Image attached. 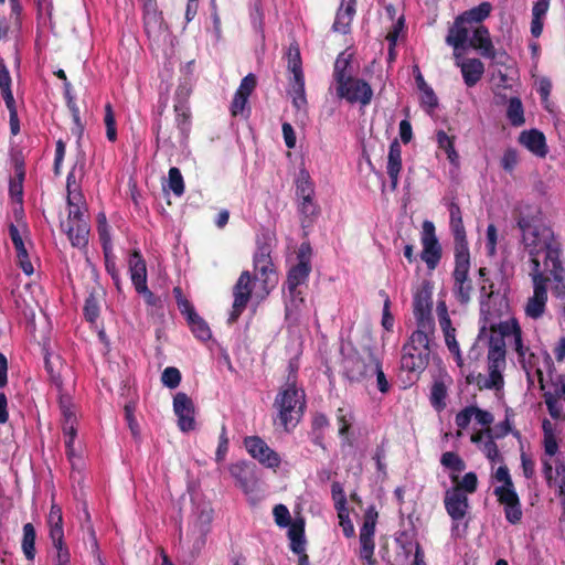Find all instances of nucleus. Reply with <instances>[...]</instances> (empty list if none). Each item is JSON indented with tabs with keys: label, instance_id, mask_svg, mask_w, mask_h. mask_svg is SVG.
Segmentation results:
<instances>
[{
	"label": "nucleus",
	"instance_id": "obj_25",
	"mask_svg": "<svg viewBox=\"0 0 565 565\" xmlns=\"http://www.w3.org/2000/svg\"><path fill=\"white\" fill-rule=\"evenodd\" d=\"M230 472L244 492L247 493L252 491L254 482L256 480L253 463L246 461L235 462L231 465Z\"/></svg>",
	"mask_w": 565,
	"mask_h": 565
},
{
	"label": "nucleus",
	"instance_id": "obj_16",
	"mask_svg": "<svg viewBox=\"0 0 565 565\" xmlns=\"http://www.w3.org/2000/svg\"><path fill=\"white\" fill-rule=\"evenodd\" d=\"M173 411L178 417V426L182 431L186 433L194 429V404L185 393L179 392L175 394Z\"/></svg>",
	"mask_w": 565,
	"mask_h": 565
},
{
	"label": "nucleus",
	"instance_id": "obj_10",
	"mask_svg": "<svg viewBox=\"0 0 565 565\" xmlns=\"http://www.w3.org/2000/svg\"><path fill=\"white\" fill-rule=\"evenodd\" d=\"M253 266L263 282L264 289L268 294L277 280V274L271 259V246L269 244L258 243L253 256Z\"/></svg>",
	"mask_w": 565,
	"mask_h": 565
},
{
	"label": "nucleus",
	"instance_id": "obj_50",
	"mask_svg": "<svg viewBox=\"0 0 565 565\" xmlns=\"http://www.w3.org/2000/svg\"><path fill=\"white\" fill-rule=\"evenodd\" d=\"M0 90L4 102L14 100L11 90V76L2 60H0Z\"/></svg>",
	"mask_w": 565,
	"mask_h": 565
},
{
	"label": "nucleus",
	"instance_id": "obj_26",
	"mask_svg": "<svg viewBox=\"0 0 565 565\" xmlns=\"http://www.w3.org/2000/svg\"><path fill=\"white\" fill-rule=\"evenodd\" d=\"M386 170L391 181V189L395 190L402 170V147L397 139H394L390 145Z\"/></svg>",
	"mask_w": 565,
	"mask_h": 565
},
{
	"label": "nucleus",
	"instance_id": "obj_59",
	"mask_svg": "<svg viewBox=\"0 0 565 565\" xmlns=\"http://www.w3.org/2000/svg\"><path fill=\"white\" fill-rule=\"evenodd\" d=\"M275 522L280 527H287L292 521L290 512L285 504H277L273 510Z\"/></svg>",
	"mask_w": 565,
	"mask_h": 565
},
{
	"label": "nucleus",
	"instance_id": "obj_44",
	"mask_svg": "<svg viewBox=\"0 0 565 565\" xmlns=\"http://www.w3.org/2000/svg\"><path fill=\"white\" fill-rule=\"evenodd\" d=\"M512 338L514 350L518 353L520 362L523 363L524 367L526 362L530 364V366H533V359H535V355L534 353L530 352L527 347L523 344L522 330L518 331Z\"/></svg>",
	"mask_w": 565,
	"mask_h": 565
},
{
	"label": "nucleus",
	"instance_id": "obj_51",
	"mask_svg": "<svg viewBox=\"0 0 565 565\" xmlns=\"http://www.w3.org/2000/svg\"><path fill=\"white\" fill-rule=\"evenodd\" d=\"M296 195L298 200L310 199L315 196L313 183L308 174L301 173L296 182Z\"/></svg>",
	"mask_w": 565,
	"mask_h": 565
},
{
	"label": "nucleus",
	"instance_id": "obj_45",
	"mask_svg": "<svg viewBox=\"0 0 565 565\" xmlns=\"http://www.w3.org/2000/svg\"><path fill=\"white\" fill-rule=\"evenodd\" d=\"M490 330L492 333H499L497 337H501L504 340L508 337H513L518 331L521 330V327L516 319H511L509 321H501L498 324H491ZM495 337L494 334H492Z\"/></svg>",
	"mask_w": 565,
	"mask_h": 565
},
{
	"label": "nucleus",
	"instance_id": "obj_40",
	"mask_svg": "<svg viewBox=\"0 0 565 565\" xmlns=\"http://www.w3.org/2000/svg\"><path fill=\"white\" fill-rule=\"evenodd\" d=\"M514 416V413L512 409L508 408L505 411V418L503 422L495 425V427L492 430V438L501 439L504 438L507 435L512 434L513 437L520 439L521 433L516 429L512 428L511 418Z\"/></svg>",
	"mask_w": 565,
	"mask_h": 565
},
{
	"label": "nucleus",
	"instance_id": "obj_48",
	"mask_svg": "<svg viewBox=\"0 0 565 565\" xmlns=\"http://www.w3.org/2000/svg\"><path fill=\"white\" fill-rule=\"evenodd\" d=\"M371 364H373V369L371 371V376L373 374L376 375V384L377 388L381 393L385 394L390 391V383L382 370V362L376 355H371Z\"/></svg>",
	"mask_w": 565,
	"mask_h": 565
},
{
	"label": "nucleus",
	"instance_id": "obj_37",
	"mask_svg": "<svg viewBox=\"0 0 565 565\" xmlns=\"http://www.w3.org/2000/svg\"><path fill=\"white\" fill-rule=\"evenodd\" d=\"M36 532L32 523L23 525V536L21 547L28 561H33L36 554L35 550Z\"/></svg>",
	"mask_w": 565,
	"mask_h": 565
},
{
	"label": "nucleus",
	"instance_id": "obj_5",
	"mask_svg": "<svg viewBox=\"0 0 565 565\" xmlns=\"http://www.w3.org/2000/svg\"><path fill=\"white\" fill-rule=\"evenodd\" d=\"M433 309V288L430 282L424 281L415 291L413 298V313L416 320L417 329L424 332L435 331V320L431 315Z\"/></svg>",
	"mask_w": 565,
	"mask_h": 565
},
{
	"label": "nucleus",
	"instance_id": "obj_58",
	"mask_svg": "<svg viewBox=\"0 0 565 565\" xmlns=\"http://www.w3.org/2000/svg\"><path fill=\"white\" fill-rule=\"evenodd\" d=\"M228 444H230V439L227 436V428H226L225 424H223L221 427V433H220V437H218V446H217V449L215 452L216 462H222L225 459L227 451H228Z\"/></svg>",
	"mask_w": 565,
	"mask_h": 565
},
{
	"label": "nucleus",
	"instance_id": "obj_54",
	"mask_svg": "<svg viewBox=\"0 0 565 565\" xmlns=\"http://www.w3.org/2000/svg\"><path fill=\"white\" fill-rule=\"evenodd\" d=\"M353 415L351 412L345 411L343 407H339L337 409V422L339 424V435L341 437L348 436L351 425H352Z\"/></svg>",
	"mask_w": 565,
	"mask_h": 565
},
{
	"label": "nucleus",
	"instance_id": "obj_19",
	"mask_svg": "<svg viewBox=\"0 0 565 565\" xmlns=\"http://www.w3.org/2000/svg\"><path fill=\"white\" fill-rule=\"evenodd\" d=\"M445 510L454 522L461 521L468 514L469 499L468 495L458 491V489L449 488L444 495Z\"/></svg>",
	"mask_w": 565,
	"mask_h": 565
},
{
	"label": "nucleus",
	"instance_id": "obj_39",
	"mask_svg": "<svg viewBox=\"0 0 565 565\" xmlns=\"http://www.w3.org/2000/svg\"><path fill=\"white\" fill-rule=\"evenodd\" d=\"M494 295V284L490 279H484L480 287V313L483 316L484 323H487L488 315L490 313L489 301ZM486 324L482 327L484 331Z\"/></svg>",
	"mask_w": 565,
	"mask_h": 565
},
{
	"label": "nucleus",
	"instance_id": "obj_24",
	"mask_svg": "<svg viewBox=\"0 0 565 565\" xmlns=\"http://www.w3.org/2000/svg\"><path fill=\"white\" fill-rule=\"evenodd\" d=\"M9 235L17 252L19 267L26 276H31L34 273V268L30 260L20 231L13 223L9 225Z\"/></svg>",
	"mask_w": 565,
	"mask_h": 565
},
{
	"label": "nucleus",
	"instance_id": "obj_15",
	"mask_svg": "<svg viewBox=\"0 0 565 565\" xmlns=\"http://www.w3.org/2000/svg\"><path fill=\"white\" fill-rule=\"evenodd\" d=\"M66 190V202L68 205L67 220L74 221L76 218L88 217L87 205L83 193L79 191L78 185L76 184L74 169L67 174Z\"/></svg>",
	"mask_w": 565,
	"mask_h": 565
},
{
	"label": "nucleus",
	"instance_id": "obj_11",
	"mask_svg": "<svg viewBox=\"0 0 565 565\" xmlns=\"http://www.w3.org/2000/svg\"><path fill=\"white\" fill-rule=\"evenodd\" d=\"M420 243L423 245L420 259L426 264L429 270L436 269L443 256V248L436 236L433 222L424 221Z\"/></svg>",
	"mask_w": 565,
	"mask_h": 565
},
{
	"label": "nucleus",
	"instance_id": "obj_55",
	"mask_svg": "<svg viewBox=\"0 0 565 565\" xmlns=\"http://www.w3.org/2000/svg\"><path fill=\"white\" fill-rule=\"evenodd\" d=\"M161 382L168 388H175L181 382V372L174 366H168L161 374Z\"/></svg>",
	"mask_w": 565,
	"mask_h": 565
},
{
	"label": "nucleus",
	"instance_id": "obj_62",
	"mask_svg": "<svg viewBox=\"0 0 565 565\" xmlns=\"http://www.w3.org/2000/svg\"><path fill=\"white\" fill-rule=\"evenodd\" d=\"M4 104L9 110L10 132L11 135L17 136L20 132V120L18 117L15 100L4 102Z\"/></svg>",
	"mask_w": 565,
	"mask_h": 565
},
{
	"label": "nucleus",
	"instance_id": "obj_53",
	"mask_svg": "<svg viewBox=\"0 0 565 565\" xmlns=\"http://www.w3.org/2000/svg\"><path fill=\"white\" fill-rule=\"evenodd\" d=\"M104 122L106 126V137L110 142H115L117 140V129H116V119L113 110V106L110 103L105 105V117Z\"/></svg>",
	"mask_w": 565,
	"mask_h": 565
},
{
	"label": "nucleus",
	"instance_id": "obj_41",
	"mask_svg": "<svg viewBox=\"0 0 565 565\" xmlns=\"http://www.w3.org/2000/svg\"><path fill=\"white\" fill-rule=\"evenodd\" d=\"M507 117L512 126H522L525 121L524 109L519 97H511L508 103Z\"/></svg>",
	"mask_w": 565,
	"mask_h": 565
},
{
	"label": "nucleus",
	"instance_id": "obj_17",
	"mask_svg": "<svg viewBox=\"0 0 565 565\" xmlns=\"http://www.w3.org/2000/svg\"><path fill=\"white\" fill-rule=\"evenodd\" d=\"M448 211L450 216L449 225L455 242V253H469L462 213L459 204L451 201L448 204Z\"/></svg>",
	"mask_w": 565,
	"mask_h": 565
},
{
	"label": "nucleus",
	"instance_id": "obj_38",
	"mask_svg": "<svg viewBox=\"0 0 565 565\" xmlns=\"http://www.w3.org/2000/svg\"><path fill=\"white\" fill-rule=\"evenodd\" d=\"M492 7L489 2H481L479 6L467 10L459 14L462 20L470 26L472 23H481L491 13Z\"/></svg>",
	"mask_w": 565,
	"mask_h": 565
},
{
	"label": "nucleus",
	"instance_id": "obj_56",
	"mask_svg": "<svg viewBox=\"0 0 565 565\" xmlns=\"http://www.w3.org/2000/svg\"><path fill=\"white\" fill-rule=\"evenodd\" d=\"M84 316L85 319L92 323H94L99 317V303L93 294L85 299Z\"/></svg>",
	"mask_w": 565,
	"mask_h": 565
},
{
	"label": "nucleus",
	"instance_id": "obj_47",
	"mask_svg": "<svg viewBox=\"0 0 565 565\" xmlns=\"http://www.w3.org/2000/svg\"><path fill=\"white\" fill-rule=\"evenodd\" d=\"M168 185L174 195L181 196L184 193V180L179 168L172 167L168 172Z\"/></svg>",
	"mask_w": 565,
	"mask_h": 565
},
{
	"label": "nucleus",
	"instance_id": "obj_27",
	"mask_svg": "<svg viewBox=\"0 0 565 565\" xmlns=\"http://www.w3.org/2000/svg\"><path fill=\"white\" fill-rule=\"evenodd\" d=\"M468 45L473 49L481 50L484 57L494 60L497 52L490 39L489 30L484 25H479L475 29L472 38L469 40Z\"/></svg>",
	"mask_w": 565,
	"mask_h": 565
},
{
	"label": "nucleus",
	"instance_id": "obj_20",
	"mask_svg": "<svg viewBox=\"0 0 565 565\" xmlns=\"http://www.w3.org/2000/svg\"><path fill=\"white\" fill-rule=\"evenodd\" d=\"M61 226L73 247L85 248L87 246L90 231L89 216L76 218L74 221L67 220L66 223H62Z\"/></svg>",
	"mask_w": 565,
	"mask_h": 565
},
{
	"label": "nucleus",
	"instance_id": "obj_30",
	"mask_svg": "<svg viewBox=\"0 0 565 565\" xmlns=\"http://www.w3.org/2000/svg\"><path fill=\"white\" fill-rule=\"evenodd\" d=\"M298 201L301 227L303 230L311 227L320 213L319 205L313 201V198Z\"/></svg>",
	"mask_w": 565,
	"mask_h": 565
},
{
	"label": "nucleus",
	"instance_id": "obj_7",
	"mask_svg": "<svg viewBox=\"0 0 565 565\" xmlns=\"http://www.w3.org/2000/svg\"><path fill=\"white\" fill-rule=\"evenodd\" d=\"M335 93L338 98L344 99L352 105L367 106L373 98L371 85L363 78L354 77L353 75L345 77L343 82L337 84Z\"/></svg>",
	"mask_w": 565,
	"mask_h": 565
},
{
	"label": "nucleus",
	"instance_id": "obj_28",
	"mask_svg": "<svg viewBox=\"0 0 565 565\" xmlns=\"http://www.w3.org/2000/svg\"><path fill=\"white\" fill-rule=\"evenodd\" d=\"M377 511L375 507H370L363 516V524L360 529V545H364V550H369L370 544L374 543L375 526L377 521Z\"/></svg>",
	"mask_w": 565,
	"mask_h": 565
},
{
	"label": "nucleus",
	"instance_id": "obj_49",
	"mask_svg": "<svg viewBox=\"0 0 565 565\" xmlns=\"http://www.w3.org/2000/svg\"><path fill=\"white\" fill-rule=\"evenodd\" d=\"M173 295L180 312L185 316L186 321L192 317H196V311L193 305L183 296L181 287L173 288Z\"/></svg>",
	"mask_w": 565,
	"mask_h": 565
},
{
	"label": "nucleus",
	"instance_id": "obj_6",
	"mask_svg": "<svg viewBox=\"0 0 565 565\" xmlns=\"http://www.w3.org/2000/svg\"><path fill=\"white\" fill-rule=\"evenodd\" d=\"M505 340L501 337H490L489 351H488V371H489V383H484L486 387H494L499 391L504 385V379L502 371L505 369Z\"/></svg>",
	"mask_w": 565,
	"mask_h": 565
},
{
	"label": "nucleus",
	"instance_id": "obj_18",
	"mask_svg": "<svg viewBox=\"0 0 565 565\" xmlns=\"http://www.w3.org/2000/svg\"><path fill=\"white\" fill-rule=\"evenodd\" d=\"M470 26L462 20V17H456L454 23L448 29L446 43L454 47L455 58H461L462 52L469 42Z\"/></svg>",
	"mask_w": 565,
	"mask_h": 565
},
{
	"label": "nucleus",
	"instance_id": "obj_52",
	"mask_svg": "<svg viewBox=\"0 0 565 565\" xmlns=\"http://www.w3.org/2000/svg\"><path fill=\"white\" fill-rule=\"evenodd\" d=\"M447 388L443 382L434 383L430 391V403L437 409L441 411L446 406Z\"/></svg>",
	"mask_w": 565,
	"mask_h": 565
},
{
	"label": "nucleus",
	"instance_id": "obj_23",
	"mask_svg": "<svg viewBox=\"0 0 565 565\" xmlns=\"http://www.w3.org/2000/svg\"><path fill=\"white\" fill-rule=\"evenodd\" d=\"M456 65L460 67L463 82L467 87H473L484 74V64L479 58H467L461 61L455 58Z\"/></svg>",
	"mask_w": 565,
	"mask_h": 565
},
{
	"label": "nucleus",
	"instance_id": "obj_8",
	"mask_svg": "<svg viewBox=\"0 0 565 565\" xmlns=\"http://www.w3.org/2000/svg\"><path fill=\"white\" fill-rule=\"evenodd\" d=\"M530 276L533 281V296L526 302L525 313L532 319H539L543 316L546 307L547 282L553 279L544 270H531Z\"/></svg>",
	"mask_w": 565,
	"mask_h": 565
},
{
	"label": "nucleus",
	"instance_id": "obj_36",
	"mask_svg": "<svg viewBox=\"0 0 565 565\" xmlns=\"http://www.w3.org/2000/svg\"><path fill=\"white\" fill-rule=\"evenodd\" d=\"M450 480L454 483L452 489H458L459 492L465 494H472L478 489V477L476 472H467L461 479L456 473L450 475Z\"/></svg>",
	"mask_w": 565,
	"mask_h": 565
},
{
	"label": "nucleus",
	"instance_id": "obj_64",
	"mask_svg": "<svg viewBox=\"0 0 565 565\" xmlns=\"http://www.w3.org/2000/svg\"><path fill=\"white\" fill-rule=\"evenodd\" d=\"M556 475H557V486H558V495L561 498V505L563 512L565 513V463H559L556 466Z\"/></svg>",
	"mask_w": 565,
	"mask_h": 565
},
{
	"label": "nucleus",
	"instance_id": "obj_2",
	"mask_svg": "<svg viewBox=\"0 0 565 565\" xmlns=\"http://www.w3.org/2000/svg\"><path fill=\"white\" fill-rule=\"evenodd\" d=\"M306 406V393L302 388L292 385L280 387L274 401V408L277 411L276 419L285 431H291L299 424Z\"/></svg>",
	"mask_w": 565,
	"mask_h": 565
},
{
	"label": "nucleus",
	"instance_id": "obj_1",
	"mask_svg": "<svg viewBox=\"0 0 565 565\" xmlns=\"http://www.w3.org/2000/svg\"><path fill=\"white\" fill-rule=\"evenodd\" d=\"M521 232V243L526 252L531 270H544L552 276V292L556 298H565V267L561 259V243L548 226L540 209L521 207L514 215Z\"/></svg>",
	"mask_w": 565,
	"mask_h": 565
},
{
	"label": "nucleus",
	"instance_id": "obj_35",
	"mask_svg": "<svg viewBox=\"0 0 565 565\" xmlns=\"http://www.w3.org/2000/svg\"><path fill=\"white\" fill-rule=\"evenodd\" d=\"M310 273L311 266H308L306 263H297L287 273L286 286L295 288L307 284Z\"/></svg>",
	"mask_w": 565,
	"mask_h": 565
},
{
	"label": "nucleus",
	"instance_id": "obj_12",
	"mask_svg": "<svg viewBox=\"0 0 565 565\" xmlns=\"http://www.w3.org/2000/svg\"><path fill=\"white\" fill-rule=\"evenodd\" d=\"M365 358L360 353L354 352L349 354L343 360V375L350 382H361L367 376H371L373 364H371V355H375L371 347L364 348Z\"/></svg>",
	"mask_w": 565,
	"mask_h": 565
},
{
	"label": "nucleus",
	"instance_id": "obj_3",
	"mask_svg": "<svg viewBox=\"0 0 565 565\" xmlns=\"http://www.w3.org/2000/svg\"><path fill=\"white\" fill-rule=\"evenodd\" d=\"M434 332H424L415 330L409 340L403 345L401 365L402 369L408 372H423L428 363L430 356V335Z\"/></svg>",
	"mask_w": 565,
	"mask_h": 565
},
{
	"label": "nucleus",
	"instance_id": "obj_34",
	"mask_svg": "<svg viewBox=\"0 0 565 565\" xmlns=\"http://www.w3.org/2000/svg\"><path fill=\"white\" fill-rule=\"evenodd\" d=\"M351 61L352 54H349L345 51L341 52L337 56L332 73L334 85L343 82L345 77L353 75L351 70Z\"/></svg>",
	"mask_w": 565,
	"mask_h": 565
},
{
	"label": "nucleus",
	"instance_id": "obj_33",
	"mask_svg": "<svg viewBox=\"0 0 565 565\" xmlns=\"http://www.w3.org/2000/svg\"><path fill=\"white\" fill-rule=\"evenodd\" d=\"M175 125L183 138H188L191 128V111L185 100L174 104Z\"/></svg>",
	"mask_w": 565,
	"mask_h": 565
},
{
	"label": "nucleus",
	"instance_id": "obj_63",
	"mask_svg": "<svg viewBox=\"0 0 565 565\" xmlns=\"http://www.w3.org/2000/svg\"><path fill=\"white\" fill-rule=\"evenodd\" d=\"M519 163L518 151L513 148H509L504 151L501 158V167L507 172H512Z\"/></svg>",
	"mask_w": 565,
	"mask_h": 565
},
{
	"label": "nucleus",
	"instance_id": "obj_60",
	"mask_svg": "<svg viewBox=\"0 0 565 565\" xmlns=\"http://www.w3.org/2000/svg\"><path fill=\"white\" fill-rule=\"evenodd\" d=\"M289 94L292 98V105L296 109L300 110L307 106L305 86H289Z\"/></svg>",
	"mask_w": 565,
	"mask_h": 565
},
{
	"label": "nucleus",
	"instance_id": "obj_14",
	"mask_svg": "<svg viewBox=\"0 0 565 565\" xmlns=\"http://www.w3.org/2000/svg\"><path fill=\"white\" fill-rule=\"evenodd\" d=\"M493 494L495 495L497 501L503 505L507 521L513 525L519 524L522 520L523 512L514 483H511L509 487H495Z\"/></svg>",
	"mask_w": 565,
	"mask_h": 565
},
{
	"label": "nucleus",
	"instance_id": "obj_57",
	"mask_svg": "<svg viewBox=\"0 0 565 565\" xmlns=\"http://www.w3.org/2000/svg\"><path fill=\"white\" fill-rule=\"evenodd\" d=\"M287 62H288V70L297 71L302 70V60L300 55L299 45L297 43H291L288 47L287 52Z\"/></svg>",
	"mask_w": 565,
	"mask_h": 565
},
{
	"label": "nucleus",
	"instance_id": "obj_43",
	"mask_svg": "<svg viewBox=\"0 0 565 565\" xmlns=\"http://www.w3.org/2000/svg\"><path fill=\"white\" fill-rule=\"evenodd\" d=\"M186 322L195 338L201 341L211 339L212 332L209 324L198 313L196 317H192Z\"/></svg>",
	"mask_w": 565,
	"mask_h": 565
},
{
	"label": "nucleus",
	"instance_id": "obj_31",
	"mask_svg": "<svg viewBox=\"0 0 565 565\" xmlns=\"http://www.w3.org/2000/svg\"><path fill=\"white\" fill-rule=\"evenodd\" d=\"M288 529V537L290 540V548L296 554L305 552V521L298 519L292 521Z\"/></svg>",
	"mask_w": 565,
	"mask_h": 565
},
{
	"label": "nucleus",
	"instance_id": "obj_61",
	"mask_svg": "<svg viewBox=\"0 0 565 565\" xmlns=\"http://www.w3.org/2000/svg\"><path fill=\"white\" fill-rule=\"evenodd\" d=\"M543 397L551 417L554 419H559L562 417V407L557 401V397L551 392L544 393Z\"/></svg>",
	"mask_w": 565,
	"mask_h": 565
},
{
	"label": "nucleus",
	"instance_id": "obj_22",
	"mask_svg": "<svg viewBox=\"0 0 565 565\" xmlns=\"http://www.w3.org/2000/svg\"><path fill=\"white\" fill-rule=\"evenodd\" d=\"M129 271L131 282L136 290H145L147 286V265L138 249H134L129 256Z\"/></svg>",
	"mask_w": 565,
	"mask_h": 565
},
{
	"label": "nucleus",
	"instance_id": "obj_4",
	"mask_svg": "<svg viewBox=\"0 0 565 565\" xmlns=\"http://www.w3.org/2000/svg\"><path fill=\"white\" fill-rule=\"evenodd\" d=\"M470 253H455V269L452 271V294L456 300L466 306L471 301L473 292L472 280L469 278Z\"/></svg>",
	"mask_w": 565,
	"mask_h": 565
},
{
	"label": "nucleus",
	"instance_id": "obj_46",
	"mask_svg": "<svg viewBox=\"0 0 565 565\" xmlns=\"http://www.w3.org/2000/svg\"><path fill=\"white\" fill-rule=\"evenodd\" d=\"M440 463L450 469L454 473L458 475L466 469V462L463 459L454 451H446L441 455Z\"/></svg>",
	"mask_w": 565,
	"mask_h": 565
},
{
	"label": "nucleus",
	"instance_id": "obj_32",
	"mask_svg": "<svg viewBox=\"0 0 565 565\" xmlns=\"http://www.w3.org/2000/svg\"><path fill=\"white\" fill-rule=\"evenodd\" d=\"M70 88H71V84L65 83L66 105H67L68 110L71 111L73 124H74V126L71 128V131L78 139H81L84 134L85 126L81 120L79 108L75 102V98L71 95Z\"/></svg>",
	"mask_w": 565,
	"mask_h": 565
},
{
	"label": "nucleus",
	"instance_id": "obj_29",
	"mask_svg": "<svg viewBox=\"0 0 565 565\" xmlns=\"http://www.w3.org/2000/svg\"><path fill=\"white\" fill-rule=\"evenodd\" d=\"M519 141L536 156L545 157L547 152L545 136L536 129L521 132Z\"/></svg>",
	"mask_w": 565,
	"mask_h": 565
},
{
	"label": "nucleus",
	"instance_id": "obj_42",
	"mask_svg": "<svg viewBox=\"0 0 565 565\" xmlns=\"http://www.w3.org/2000/svg\"><path fill=\"white\" fill-rule=\"evenodd\" d=\"M207 532V525L201 521H195L189 526L186 536L193 540V548L200 551L204 546Z\"/></svg>",
	"mask_w": 565,
	"mask_h": 565
},
{
	"label": "nucleus",
	"instance_id": "obj_21",
	"mask_svg": "<svg viewBox=\"0 0 565 565\" xmlns=\"http://www.w3.org/2000/svg\"><path fill=\"white\" fill-rule=\"evenodd\" d=\"M142 10L145 32L150 35L162 30L163 15L159 10L158 0H139Z\"/></svg>",
	"mask_w": 565,
	"mask_h": 565
},
{
	"label": "nucleus",
	"instance_id": "obj_13",
	"mask_svg": "<svg viewBox=\"0 0 565 565\" xmlns=\"http://www.w3.org/2000/svg\"><path fill=\"white\" fill-rule=\"evenodd\" d=\"M244 446L249 456L266 468L276 470L281 463L277 451L271 449L259 436H247L244 438Z\"/></svg>",
	"mask_w": 565,
	"mask_h": 565
},
{
	"label": "nucleus",
	"instance_id": "obj_9",
	"mask_svg": "<svg viewBox=\"0 0 565 565\" xmlns=\"http://www.w3.org/2000/svg\"><path fill=\"white\" fill-rule=\"evenodd\" d=\"M256 277H253L248 270H243L233 287V305L228 317V323H234L238 320L241 315L246 309L253 294L254 282Z\"/></svg>",
	"mask_w": 565,
	"mask_h": 565
}]
</instances>
